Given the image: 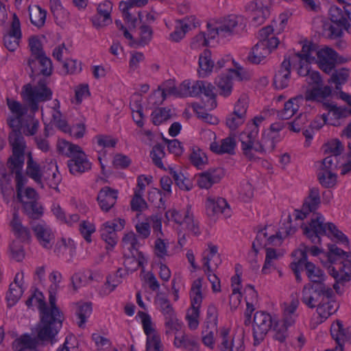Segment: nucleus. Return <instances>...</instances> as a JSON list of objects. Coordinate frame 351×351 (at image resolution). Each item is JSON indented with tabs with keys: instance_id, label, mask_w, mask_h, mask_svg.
Listing matches in <instances>:
<instances>
[{
	"instance_id": "052dcab7",
	"label": "nucleus",
	"mask_w": 351,
	"mask_h": 351,
	"mask_svg": "<svg viewBox=\"0 0 351 351\" xmlns=\"http://www.w3.org/2000/svg\"><path fill=\"white\" fill-rule=\"evenodd\" d=\"M81 149L79 145L71 143L64 140L60 141L58 145V151L69 158Z\"/></svg>"
},
{
	"instance_id": "f704fd0d",
	"label": "nucleus",
	"mask_w": 351,
	"mask_h": 351,
	"mask_svg": "<svg viewBox=\"0 0 351 351\" xmlns=\"http://www.w3.org/2000/svg\"><path fill=\"white\" fill-rule=\"evenodd\" d=\"M304 101V96L301 95L289 99L285 104L284 109L280 114V117L282 119H289L291 118L299 110L300 106L302 105Z\"/></svg>"
},
{
	"instance_id": "9b49d317",
	"label": "nucleus",
	"mask_w": 351,
	"mask_h": 351,
	"mask_svg": "<svg viewBox=\"0 0 351 351\" xmlns=\"http://www.w3.org/2000/svg\"><path fill=\"white\" fill-rule=\"evenodd\" d=\"M230 329L221 328L219 330V348L221 351H244V334L243 332L230 334Z\"/></svg>"
},
{
	"instance_id": "5fc2aeb1",
	"label": "nucleus",
	"mask_w": 351,
	"mask_h": 351,
	"mask_svg": "<svg viewBox=\"0 0 351 351\" xmlns=\"http://www.w3.org/2000/svg\"><path fill=\"white\" fill-rule=\"evenodd\" d=\"M153 29L151 26L143 24L139 27V39L136 44L145 46L149 43L152 39Z\"/></svg>"
},
{
	"instance_id": "e433bc0d",
	"label": "nucleus",
	"mask_w": 351,
	"mask_h": 351,
	"mask_svg": "<svg viewBox=\"0 0 351 351\" xmlns=\"http://www.w3.org/2000/svg\"><path fill=\"white\" fill-rule=\"evenodd\" d=\"M43 177L50 188L58 190V184L61 181V176L58 173L56 163L51 162L46 170L44 167Z\"/></svg>"
},
{
	"instance_id": "7c9ffc66",
	"label": "nucleus",
	"mask_w": 351,
	"mask_h": 351,
	"mask_svg": "<svg viewBox=\"0 0 351 351\" xmlns=\"http://www.w3.org/2000/svg\"><path fill=\"white\" fill-rule=\"evenodd\" d=\"M306 274L309 280L306 285L325 283L326 276L323 270L317 267L314 263L306 261L304 263Z\"/></svg>"
},
{
	"instance_id": "6e6552de",
	"label": "nucleus",
	"mask_w": 351,
	"mask_h": 351,
	"mask_svg": "<svg viewBox=\"0 0 351 351\" xmlns=\"http://www.w3.org/2000/svg\"><path fill=\"white\" fill-rule=\"evenodd\" d=\"M279 141V134L271 132L264 131L261 138L255 137L249 139L248 141L241 140V149L244 156L250 160H255V156L252 152L259 154H265L267 152H272L276 143Z\"/></svg>"
},
{
	"instance_id": "338daca9",
	"label": "nucleus",
	"mask_w": 351,
	"mask_h": 351,
	"mask_svg": "<svg viewBox=\"0 0 351 351\" xmlns=\"http://www.w3.org/2000/svg\"><path fill=\"white\" fill-rule=\"evenodd\" d=\"M245 119L243 117L232 112L226 117V123L230 130H235L245 122Z\"/></svg>"
},
{
	"instance_id": "473e14b6",
	"label": "nucleus",
	"mask_w": 351,
	"mask_h": 351,
	"mask_svg": "<svg viewBox=\"0 0 351 351\" xmlns=\"http://www.w3.org/2000/svg\"><path fill=\"white\" fill-rule=\"evenodd\" d=\"M237 143L235 138L232 136H228L223 139L221 144L213 142L210 145V150L217 154H234Z\"/></svg>"
},
{
	"instance_id": "412c9836",
	"label": "nucleus",
	"mask_w": 351,
	"mask_h": 351,
	"mask_svg": "<svg viewBox=\"0 0 351 351\" xmlns=\"http://www.w3.org/2000/svg\"><path fill=\"white\" fill-rule=\"evenodd\" d=\"M206 209L208 216L213 217L223 214L226 217L231 215V211L226 200L222 197L209 196L206 202Z\"/></svg>"
},
{
	"instance_id": "37998d69",
	"label": "nucleus",
	"mask_w": 351,
	"mask_h": 351,
	"mask_svg": "<svg viewBox=\"0 0 351 351\" xmlns=\"http://www.w3.org/2000/svg\"><path fill=\"white\" fill-rule=\"evenodd\" d=\"M93 308L91 302H78L77 304L76 315L80 321L77 325L80 328H84L87 318L92 313Z\"/></svg>"
},
{
	"instance_id": "9d476101",
	"label": "nucleus",
	"mask_w": 351,
	"mask_h": 351,
	"mask_svg": "<svg viewBox=\"0 0 351 351\" xmlns=\"http://www.w3.org/2000/svg\"><path fill=\"white\" fill-rule=\"evenodd\" d=\"M219 37L228 38L242 33L246 27V20L240 15H229L216 22Z\"/></svg>"
},
{
	"instance_id": "de8ad7c7",
	"label": "nucleus",
	"mask_w": 351,
	"mask_h": 351,
	"mask_svg": "<svg viewBox=\"0 0 351 351\" xmlns=\"http://www.w3.org/2000/svg\"><path fill=\"white\" fill-rule=\"evenodd\" d=\"M112 9V4L110 1H106L101 3L97 7V14L99 17H103L101 21H96L93 19V25L96 27H101L104 25L105 21L110 18V13Z\"/></svg>"
},
{
	"instance_id": "f3484780",
	"label": "nucleus",
	"mask_w": 351,
	"mask_h": 351,
	"mask_svg": "<svg viewBox=\"0 0 351 351\" xmlns=\"http://www.w3.org/2000/svg\"><path fill=\"white\" fill-rule=\"evenodd\" d=\"M22 34L21 23L19 17L14 13L12 16V21L10 29L3 37L5 47L10 51H14L19 46Z\"/></svg>"
},
{
	"instance_id": "2f4dec72",
	"label": "nucleus",
	"mask_w": 351,
	"mask_h": 351,
	"mask_svg": "<svg viewBox=\"0 0 351 351\" xmlns=\"http://www.w3.org/2000/svg\"><path fill=\"white\" fill-rule=\"evenodd\" d=\"M41 58H29L27 60V65L31 70L30 77L35 80L34 77L36 76H39L40 75L48 77L50 76L52 73V63L50 60V66L48 69L47 66H45L40 64Z\"/></svg>"
},
{
	"instance_id": "6e6d98bb",
	"label": "nucleus",
	"mask_w": 351,
	"mask_h": 351,
	"mask_svg": "<svg viewBox=\"0 0 351 351\" xmlns=\"http://www.w3.org/2000/svg\"><path fill=\"white\" fill-rule=\"evenodd\" d=\"M152 122L158 125L171 118V110L167 108H159L152 113Z\"/></svg>"
},
{
	"instance_id": "4468645a",
	"label": "nucleus",
	"mask_w": 351,
	"mask_h": 351,
	"mask_svg": "<svg viewBox=\"0 0 351 351\" xmlns=\"http://www.w3.org/2000/svg\"><path fill=\"white\" fill-rule=\"evenodd\" d=\"M279 45L278 38H273L271 41L259 40L252 49L247 60L252 64H259Z\"/></svg>"
},
{
	"instance_id": "20e7f679",
	"label": "nucleus",
	"mask_w": 351,
	"mask_h": 351,
	"mask_svg": "<svg viewBox=\"0 0 351 351\" xmlns=\"http://www.w3.org/2000/svg\"><path fill=\"white\" fill-rule=\"evenodd\" d=\"M324 217L320 213L311 219L309 226L304 228V234L313 243L317 244L321 242V236L328 234L333 236L342 243H348L347 237L332 223L324 222Z\"/></svg>"
},
{
	"instance_id": "0e129e2a",
	"label": "nucleus",
	"mask_w": 351,
	"mask_h": 351,
	"mask_svg": "<svg viewBox=\"0 0 351 351\" xmlns=\"http://www.w3.org/2000/svg\"><path fill=\"white\" fill-rule=\"evenodd\" d=\"M317 177L320 184L326 188H330L336 183L337 175L333 172L320 171Z\"/></svg>"
},
{
	"instance_id": "423d86ee",
	"label": "nucleus",
	"mask_w": 351,
	"mask_h": 351,
	"mask_svg": "<svg viewBox=\"0 0 351 351\" xmlns=\"http://www.w3.org/2000/svg\"><path fill=\"white\" fill-rule=\"evenodd\" d=\"M330 19L332 24H326L324 29L328 36L332 39L343 35V30L349 32L351 26V4H343L342 7L331 6L329 10Z\"/></svg>"
},
{
	"instance_id": "e2e57ef3",
	"label": "nucleus",
	"mask_w": 351,
	"mask_h": 351,
	"mask_svg": "<svg viewBox=\"0 0 351 351\" xmlns=\"http://www.w3.org/2000/svg\"><path fill=\"white\" fill-rule=\"evenodd\" d=\"M199 315L200 311L195 307H190L187 310L186 319L188 322L189 328L191 330H195L197 328L199 324Z\"/></svg>"
},
{
	"instance_id": "4be33fe9",
	"label": "nucleus",
	"mask_w": 351,
	"mask_h": 351,
	"mask_svg": "<svg viewBox=\"0 0 351 351\" xmlns=\"http://www.w3.org/2000/svg\"><path fill=\"white\" fill-rule=\"evenodd\" d=\"M228 73L221 74L215 80V84L218 87L219 94L223 97H228L231 94L232 89V79L233 75L239 78V80H243L239 70L228 68Z\"/></svg>"
},
{
	"instance_id": "58836bf2",
	"label": "nucleus",
	"mask_w": 351,
	"mask_h": 351,
	"mask_svg": "<svg viewBox=\"0 0 351 351\" xmlns=\"http://www.w3.org/2000/svg\"><path fill=\"white\" fill-rule=\"evenodd\" d=\"M199 73L202 77H206L210 74L213 69L215 68L214 62L211 59V52L205 49L199 57Z\"/></svg>"
},
{
	"instance_id": "6ab92c4d",
	"label": "nucleus",
	"mask_w": 351,
	"mask_h": 351,
	"mask_svg": "<svg viewBox=\"0 0 351 351\" xmlns=\"http://www.w3.org/2000/svg\"><path fill=\"white\" fill-rule=\"evenodd\" d=\"M67 161L69 172L74 176L81 175L91 169V163L82 149L70 157Z\"/></svg>"
},
{
	"instance_id": "69168bd1",
	"label": "nucleus",
	"mask_w": 351,
	"mask_h": 351,
	"mask_svg": "<svg viewBox=\"0 0 351 351\" xmlns=\"http://www.w3.org/2000/svg\"><path fill=\"white\" fill-rule=\"evenodd\" d=\"M75 245L74 241L71 239L66 241L65 239H62L60 241L58 242L54 250L55 253L58 255L64 254L67 251L71 254L74 252Z\"/></svg>"
},
{
	"instance_id": "c85d7f7f",
	"label": "nucleus",
	"mask_w": 351,
	"mask_h": 351,
	"mask_svg": "<svg viewBox=\"0 0 351 351\" xmlns=\"http://www.w3.org/2000/svg\"><path fill=\"white\" fill-rule=\"evenodd\" d=\"M10 226L14 235L21 241H29L31 239L30 230L27 227L22 224L19 213L15 211L13 213V218L10 221Z\"/></svg>"
},
{
	"instance_id": "393cba45",
	"label": "nucleus",
	"mask_w": 351,
	"mask_h": 351,
	"mask_svg": "<svg viewBox=\"0 0 351 351\" xmlns=\"http://www.w3.org/2000/svg\"><path fill=\"white\" fill-rule=\"evenodd\" d=\"M21 188V195L19 196L17 184L16 183V190L17 199L23 204L25 213L32 219H37L43 215V208L36 201H24L23 197V188Z\"/></svg>"
},
{
	"instance_id": "c03bdc74",
	"label": "nucleus",
	"mask_w": 351,
	"mask_h": 351,
	"mask_svg": "<svg viewBox=\"0 0 351 351\" xmlns=\"http://www.w3.org/2000/svg\"><path fill=\"white\" fill-rule=\"evenodd\" d=\"M29 13L30 21L34 25L38 27H41L44 25L47 16L45 10L36 5L33 8H29Z\"/></svg>"
},
{
	"instance_id": "4c0bfd02",
	"label": "nucleus",
	"mask_w": 351,
	"mask_h": 351,
	"mask_svg": "<svg viewBox=\"0 0 351 351\" xmlns=\"http://www.w3.org/2000/svg\"><path fill=\"white\" fill-rule=\"evenodd\" d=\"M283 254L277 252L276 250L271 247H266V256L264 265L262 268V273L264 274H269L271 270L276 269V261L282 257Z\"/></svg>"
},
{
	"instance_id": "f8f14e48",
	"label": "nucleus",
	"mask_w": 351,
	"mask_h": 351,
	"mask_svg": "<svg viewBox=\"0 0 351 351\" xmlns=\"http://www.w3.org/2000/svg\"><path fill=\"white\" fill-rule=\"evenodd\" d=\"M273 324V320L269 313L257 311L254 316L253 335L254 344L262 341Z\"/></svg>"
},
{
	"instance_id": "1a4fd4ad",
	"label": "nucleus",
	"mask_w": 351,
	"mask_h": 351,
	"mask_svg": "<svg viewBox=\"0 0 351 351\" xmlns=\"http://www.w3.org/2000/svg\"><path fill=\"white\" fill-rule=\"evenodd\" d=\"M215 86L210 82L197 80L191 84L189 81H184L178 88L170 90V93L180 97H196L200 94L214 99Z\"/></svg>"
},
{
	"instance_id": "a878e982",
	"label": "nucleus",
	"mask_w": 351,
	"mask_h": 351,
	"mask_svg": "<svg viewBox=\"0 0 351 351\" xmlns=\"http://www.w3.org/2000/svg\"><path fill=\"white\" fill-rule=\"evenodd\" d=\"M290 68L289 60L285 59L274 77V84L276 88L283 89L288 86L291 74Z\"/></svg>"
},
{
	"instance_id": "49530a36",
	"label": "nucleus",
	"mask_w": 351,
	"mask_h": 351,
	"mask_svg": "<svg viewBox=\"0 0 351 351\" xmlns=\"http://www.w3.org/2000/svg\"><path fill=\"white\" fill-rule=\"evenodd\" d=\"M170 175L173 178L176 184L184 191H190L193 188V184L190 179L186 178L180 171H177L173 169H170Z\"/></svg>"
},
{
	"instance_id": "a211bd4d",
	"label": "nucleus",
	"mask_w": 351,
	"mask_h": 351,
	"mask_svg": "<svg viewBox=\"0 0 351 351\" xmlns=\"http://www.w3.org/2000/svg\"><path fill=\"white\" fill-rule=\"evenodd\" d=\"M317 62L319 68L326 73H330L334 70L337 62V53L331 48L326 47L316 52Z\"/></svg>"
},
{
	"instance_id": "dca6fc26",
	"label": "nucleus",
	"mask_w": 351,
	"mask_h": 351,
	"mask_svg": "<svg viewBox=\"0 0 351 351\" xmlns=\"http://www.w3.org/2000/svg\"><path fill=\"white\" fill-rule=\"evenodd\" d=\"M31 228L40 243L44 248L51 249L54 243L55 237L51 229L45 223L30 222Z\"/></svg>"
},
{
	"instance_id": "bb28decb",
	"label": "nucleus",
	"mask_w": 351,
	"mask_h": 351,
	"mask_svg": "<svg viewBox=\"0 0 351 351\" xmlns=\"http://www.w3.org/2000/svg\"><path fill=\"white\" fill-rule=\"evenodd\" d=\"M332 93V89L329 86H315L307 90L304 96V101H315L319 103H325L324 101Z\"/></svg>"
},
{
	"instance_id": "603ef678",
	"label": "nucleus",
	"mask_w": 351,
	"mask_h": 351,
	"mask_svg": "<svg viewBox=\"0 0 351 351\" xmlns=\"http://www.w3.org/2000/svg\"><path fill=\"white\" fill-rule=\"evenodd\" d=\"M218 313L215 306L210 304L206 311L205 325L207 329L217 330Z\"/></svg>"
},
{
	"instance_id": "09e8293b",
	"label": "nucleus",
	"mask_w": 351,
	"mask_h": 351,
	"mask_svg": "<svg viewBox=\"0 0 351 351\" xmlns=\"http://www.w3.org/2000/svg\"><path fill=\"white\" fill-rule=\"evenodd\" d=\"M38 127V120L35 119L33 115H30L23 122L22 121L21 129L23 130V133L25 136H34L37 133Z\"/></svg>"
},
{
	"instance_id": "4d7b16f0",
	"label": "nucleus",
	"mask_w": 351,
	"mask_h": 351,
	"mask_svg": "<svg viewBox=\"0 0 351 351\" xmlns=\"http://www.w3.org/2000/svg\"><path fill=\"white\" fill-rule=\"evenodd\" d=\"M156 304L165 317L176 314L170 301L166 297H158L156 299Z\"/></svg>"
},
{
	"instance_id": "13d9d810",
	"label": "nucleus",
	"mask_w": 351,
	"mask_h": 351,
	"mask_svg": "<svg viewBox=\"0 0 351 351\" xmlns=\"http://www.w3.org/2000/svg\"><path fill=\"white\" fill-rule=\"evenodd\" d=\"M289 336L288 328L284 324L275 322L273 326V338L280 343H285Z\"/></svg>"
},
{
	"instance_id": "864d4df0",
	"label": "nucleus",
	"mask_w": 351,
	"mask_h": 351,
	"mask_svg": "<svg viewBox=\"0 0 351 351\" xmlns=\"http://www.w3.org/2000/svg\"><path fill=\"white\" fill-rule=\"evenodd\" d=\"M165 156V147L161 144L154 145L150 153L154 164L160 169H164L162 158Z\"/></svg>"
},
{
	"instance_id": "8fccbe9b",
	"label": "nucleus",
	"mask_w": 351,
	"mask_h": 351,
	"mask_svg": "<svg viewBox=\"0 0 351 351\" xmlns=\"http://www.w3.org/2000/svg\"><path fill=\"white\" fill-rule=\"evenodd\" d=\"M23 289L19 283H11L9 291L6 295V299L9 306L14 305L21 298L23 294Z\"/></svg>"
},
{
	"instance_id": "c756f323",
	"label": "nucleus",
	"mask_w": 351,
	"mask_h": 351,
	"mask_svg": "<svg viewBox=\"0 0 351 351\" xmlns=\"http://www.w3.org/2000/svg\"><path fill=\"white\" fill-rule=\"evenodd\" d=\"M40 341L37 336L32 337L28 334L22 335L13 343L15 351H38L36 347Z\"/></svg>"
},
{
	"instance_id": "c9c22d12",
	"label": "nucleus",
	"mask_w": 351,
	"mask_h": 351,
	"mask_svg": "<svg viewBox=\"0 0 351 351\" xmlns=\"http://www.w3.org/2000/svg\"><path fill=\"white\" fill-rule=\"evenodd\" d=\"M265 120L262 115L255 117L252 122L247 124L246 129L239 135V141L244 140L248 141L249 139L257 137L258 134V126Z\"/></svg>"
},
{
	"instance_id": "ea45409f",
	"label": "nucleus",
	"mask_w": 351,
	"mask_h": 351,
	"mask_svg": "<svg viewBox=\"0 0 351 351\" xmlns=\"http://www.w3.org/2000/svg\"><path fill=\"white\" fill-rule=\"evenodd\" d=\"M208 253L206 255H204L203 257L204 261V267L206 268V270L210 272L211 267L210 265V262L213 260L215 268H217L219 265L221 264V260L218 254V247L217 245H213L210 243L208 244Z\"/></svg>"
},
{
	"instance_id": "bf43d9fd",
	"label": "nucleus",
	"mask_w": 351,
	"mask_h": 351,
	"mask_svg": "<svg viewBox=\"0 0 351 351\" xmlns=\"http://www.w3.org/2000/svg\"><path fill=\"white\" fill-rule=\"evenodd\" d=\"M180 26L176 27V29L170 34V39L174 42H179L182 40L186 32L191 29V24L186 22V19L179 22Z\"/></svg>"
},
{
	"instance_id": "a18cd8bd",
	"label": "nucleus",
	"mask_w": 351,
	"mask_h": 351,
	"mask_svg": "<svg viewBox=\"0 0 351 351\" xmlns=\"http://www.w3.org/2000/svg\"><path fill=\"white\" fill-rule=\"evenodd\" d=\"M182 223H185L186 228L194 235L200 234L199 222L195 220L193 213L191 212V206L188 205L184 212V216Z\"/></svg>"
},
{
	"instance_id": "ddd939ff",
	"label": "nucleus",
	"mask_w": 351,
	"mask_h": 351,
	"mask_svg": "<svg viewBox=\"0 0 351 351\" xmlns=\"http://www.w3.org/2000/svg\"><path fill=\"white\" fill-rule=\"evenodd\" d=\"M125 223V221L124 219H118L106 221L102 225L100 229L101 237L107 243L108 246L106 248L108 250L109 247L112 248L117 244L118 241L117 232L123 230Z\"/></svg>"
},
{
	"instance_id": "7ed1b4c3",
	"label": "nucleus",
	"mask_w": 351,
	"mask_h": 351,
	"mask_svg": "<svg viewBox=\"0 0 351 351\" xmlns=\"http://www.w3.org/2000/svg\"><path fill=\"white\" fill-rule=\"evenodd\" d=\"M47 84V80L43 77H40L35 85L30 83L25 84L22 87L21 95L25 106H23L19 101L8 99V106L10 111L18 117L25 115L28 109L32 114L38 111L40 102H45L52 99L53 91Z\"/></svg>"
},
{
	"instance_id": "5701e85b",
	"label": "nucleus",
	"mask_w": 351,
	"mask_h": 351,
	"mask_svg": "<svg viewBox=\"0 0 351 351\" xmlns=\"http://www.w3.org/2000/svg\"><path fill=\"white\" fill-rule=\"evenodd\" d=\"M118 191L109 186L103 187L97 195V200L101 209L108 212L116 204Z\"/></svg>"
},
{
	"instance_id": "a19ab883",
	"label": "nucleus",
	"mask_w": 351,
	"mask_h": 351,
	"mask_svg": "<svg viewBox=\"0 0 351 351\" xmlns=\"http://www.w3.org/2000/svg\"><path fill=\"white\" fill-rule=\"evenodd\" d=\"M317 51V46L315 44L312 43H305L302 46L301 52L295 53V56L298 58V60L314 62Z\"/></svg>"
},
{
	"instance_id": "aec40b11",
	"label": "nucleus",
	"mask_w": 351,
	"mask_h": 351,
	"mask_svg": "<svg viewBox=\"0 0 351 351\" xmlns=\"http://www.w3.org/2000/svg\"><path fill=\"white\" fill-rule=\"evenodd\" d=\"M143 180L147 182V184H149L152 180V176H145L144 175L139 176L137 179V187L134 190V196L131 200L130 205L131 209L133 211H138L141 212L147 207V204L145 199L143 198V191L145 188V184H143Z\"/></svg>"
},
{
	"instance_id": "f03ea898",
	"label": "nucleus",
	"mask_w": 351,
	"mask_h": 351,
	"mask_svg": "<svg viewBox=\"0 0 351 351\" xmlns=\"http://www.w3.org/2000/svg\"><path fill=\"white\" fill-rule=\"evenodd\" d=\"M301 301L309 308H317L320 323L335 313L339 308L332 288L326 283L304 285Z\"/></svg>"
},
{
	"instance_id": "0eeeda50",
	"label": "nucleus",
	"mask_w": 351,
	"mask_h": 351,
	"mask_svg": "<svg viewBox=\"0 0 351 351\" xmlns=\"http://www.w3.org/2000/svg\"><path fill=\"white\" fill-rule=\"evenodd\" d=\"M64 315L43 313L40 314V322L36 326L38 339L42 343H54L56 336L62 327Z\"/></svg>"
},
{
	"instance_id": "680f3d73",
	"label": "nucleus",
	"mask_w": 351,
	"mask_h": 351,
	"mask_svg": "<svg viewBox=\"0 0 351 351\" xmlns=\"http://www.w3.org/2000/svg\"><path fill=\"white\" fill-rule=\"evenodd\" d=\"M308 121V114L306 113H300L291 122L288 123L290 130L299 132L301 130H304Z\"/></svg>"
},
{
	"instance_id": "2eb2a0df",
	"label": "nucleus",
	"mask_w": 351,
	"mask_h": 351,
	"mask_svg": "<svg viewBox=\"0 0 351 351\" xmlns=\"http://www.w3.org/2000/svg\"><path fill=\"white\" fill-rule=\"evenodd\" d=\"M246 9L251 14L252 23L254 25H260L269 16V1L254 0L247 4Z\"/></svg>"
},
{
	"instance_id": "b1692460",
	"label": "nucleus",
	"mask_w": 351,
	"mask_h": 351,
	"mask_svg": "<svg viewBox=\"0 0 351 351\" xmlns=\"http://www.w3.org/2000/svg\"><path fill=\"white\" fill-rule=\"evenodd\" d=\"M223 176V169L221 168L209 169L199 174L197 184L201 189H209L214 184L219 182Z\"/></svg>"
},
{
	"instance_id": "79ce46f5",
	"label": "nucleus",
	"mask_w": 351,
	"mask_h": 351,
	"mask_svg": "<svg viewBox=\"0 0 351 351\" xmlns=\"http://www.w3.org/2000/svg\"><path fill=\"white\" fill-rule=\"evenodd\" d=\"M202 278H199L193 281L191 289V307H195L199 310L201 304L202 302Z\"/></svg>"
},
{
	"instance_id": "774afa93",
	"label": "nucleus",
	"mask_w": 351,
	"mask_h": 351,
	"mask_svg": "<svg viewBox=\"0 0 351 351\" xmlns=\"http://www.w3.org/2000/svg\"><path fill=\"white\" fill-rule=\"evenodd\" d=\"M160 337L157 334H153L147 338L146 351H162Z\"/></svg>"
},
{
	"instance_id": "72a5a7b5",
	"label": "nucleus",
	"mask_w": 351,
	"mask_h": 351,
	"mask_svg": "<svg viewBox=\"0 0 351 351\" xmlns=\"http://www.w3.org/2000/svg\"><path fill=\"white\" fill-rule=\"evenodd\" d=\"M29 47L34 58H41L40 64L47 66H50V58H47L43 50L42 44L40 40L36 36H32L29 38Z\"/></svg>"
},
{
	"instance_id": "f257e3e1",
	"label": "nucleus",
	"mask_w": 351,
	"mask_h": 351,
	"mask_svg": "<svg viewBox=\"0 0 351 351\" xmlns=\"http://www.w3.org/2000/svg\"><path fill=\"white\" fill-rule=\"evenodd\" d=\"M9 143L12 154L8 158L6 167L0 162V182L1 185L10 184L14 178L17 184L19 196L21 195V188L27 182V178L23 173L25 162V151L26 143L21 132H11L9 134Z\"/></svg>"
},
{
	"instance_id": "cd10ccee",
	"label": "nucleus",
	"mask_w": 351,
	"mask_h": 351,
	"mask_svg": "<svg viewBox=\"0 0 351 351\" xmlns=\"http://www.w3.org/2000/svg\"><path fill=\"white\" fill-rule=\"evenodd\" d=\"M26 176L32 178L36 183L43 186L42 178L44 176L40 165L34 160L31 152L27 154V166L25 170Z\"/></svg>"
},
{
	"instance_id": "3c124183",
	"label": "nucleus",
	"mask_w": 351,
	"mask_h": 351,
	"mask_svg": "<svg viewBox=\"0 0 351 351\" xmlns=\"http://www.w3.org/2000/svg\"><path fill=\"white\" fill-rule=\"evenodd\" d=\"M348 77L349 70L342 68L338 70H335L328 82L335 84L336 89L339 90L341 88V85L347 82Z\"/></svg>"
},
{
	"instance_id": "39448f33",
	"label": "nucleus",
	"mask_w": 351,
	"mask_h": 351,
	"mask_svg": "<svg viewBox=\"0 0 351 351\" xmlns=\"http://www.w3.org/2000/svg\"><path fill=\"white\" fill-rule=\"evenodd\" d=\"M327 258L331 264L328 269L339 282L351 280V253L346 252L335 244H329Z\"/></svg>"
}]
</instances>
